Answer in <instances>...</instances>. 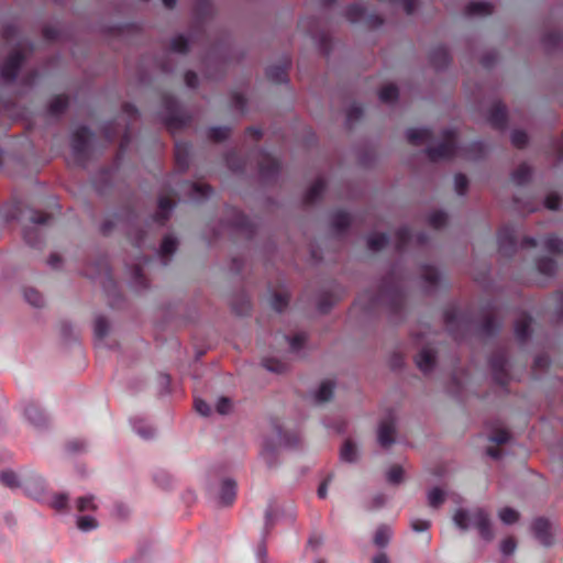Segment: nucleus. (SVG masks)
<instances>
[{"instance_id": "43", "label": "nucleus", "mask_w": 563, "mask_h": 563, "mask_svg": "<svg viewBox=\"0 0 563 563\" xmlns=\"http://www.w3.org/2000/svg\"><path fill=\"white\" fill-rule=\"evenodd\" d=\"M544 246L550 253L563 254V240L554 234L547 236Z\"/></svg>"}, {"instance_id": "64", "label": "nucleus", "mask_w": 563, "mask_h": 563, "mask_svg": "<svg viewBox=\"0 0 563 563\" xmlns=\"http://www.w3.org/2000/svg\"><path fill=\"white\" fill-rule=\"evenodd\" d=\"M98 526L97 520L90 516H81L77 519V527L81 531H90Z\"/></svg>"}, {"instance_id": "57", "label": "nucleus", "mask_w": 563, "mask_h": 563, "mask_svg": "<svg viewBox=\"0 0 563 563\" xmlns=\"http://www.w3.org/2000/svg\"><path fill=\"white\" fill-rule=\"evenodd\" d=\"M109 331V323L107 318L100 316L95 320V335L98 339H103Z\"/></svg>"}, {"instance_id": "15", "label": "nucleus", "mask_w": 563, "mask_h": 563, "mask_svg": "<svg viewBox=\"0 0 563 563\" xmlns=\"http://www.w3.org/2000/svg\"><path fill=\"white\" fill-rule=\"evenodd\" d=\"M175 207V201L169 196H162L158 199V210L153 216V221L159 227H164L169 220L172 210Z\"/></svg>"}, {"instance_id": "24", "label": "nucleus", "mask_w": 563, "mask_h": 563, "mask_svg": "<svg viewBox=\"0 0 563 563\" xmlns=\"http://www.w3.org/2000/svg\"><path fill=\"white\" fill-rule=\"evenodd\" d=\"M325 190V181L322 178L317 179L312 186L307 190L303 201L306 205H313L321 199Z\"/></svg>"}, {"instance_id": "23", "label": "nucleus", "mask_w": 563, "mask_h": 563, "mask_svg": "<svg viewBox=\"0 0 563 563\" xmlns=\"http://www.w3.org/2000/svg\"><path fill=\"white\" fill-rule=\"evenodd\" d=\"M325 190V181L322 178L317 179L312 186L307 190L303 201L306 205H313L321 199Z\"/></svg>"}, {"instance_id": "4", "label": "nucleus", "mask_w": 563, "mask_h": 563, "mask_svg": "<svg viewBox=\"0 0 563 563\" xmlns=\"http://www.w3.org/2000/svg\"><path fill=\"white\" fill-rule=\"evenodd\" d=\"M457 133L453 129H445L442 132V142L437 146L426 148V155L431 162L440 159H450L457 153L456 146Z\"/></svg>"}, {"instance_id": "13", "label": "nucleus", "mask_w": 563, "mask_h": 563, "mask_svg": "<svg viewBox=\"0 0 563 563\" xmlns=\"http://www.w3.org/2000/svg\"><path fill=\"white\" fill-rule=\"evenodd\" d=\"M532 531L542 545L551 547L553 544V529L548 519L537 518L532 523Z\"/></svg>"}, {"instance_id": "49", "label": "nucleus", "mask_w": 563, "mask_h": 563, "mask_svg": "<svg viewBox=\"0 0 563 563\" xmlns=\"http://www.w3.org/2000/svg\"><path fill=\"white\" fill-rule=\"evenodd\" d=\"M190 188H191V195L198 199L208 198L212 194L211 186H209L207 184L192 183L190 185Z\"/></svg>"}, {"instance_id": "1", "label": "nucleus", "mask_w": 563, "mask_h": 563, "mask_svg": "<svg viewBox=\"0 0 563 563\" xmlns=\"http://www.w3.org/2000/svg\"><path fill=\"white\" fill-rule=\"evenodd\" d=\"M405 300V292L399 280L394 274H389L382 280L377 292L364 291L357 297L355 306H360L367 313L384 307L389 313L397 316L401 313Z\"/></svg>"}, {"instance_id": "50", "label": "nucleus", "mask_w": 563, "mask_h": 563, "mask_svg": "<svg viewBox=\"0 0 563 563\" xmlns=\"http://www.w3.org/2000/svg\"><path fill=\"white\" fill-rule=\"evenodd\" d=\"M444 492L439 488H432L428 494V503L432 508H439L444 503Z\"/></svg>"}, {"instance_id": "44", "label": "nucleus", "mask_w": 563, "mask_h": 563, "mask_svg": "<svg viewBox=\"0 0 563 563\" xmlns=\"http://www.w3.org/2000/svg\"><path fill=\"white\" fill-rule=\"evenodd\" d=\"M231 130L227 126H212L208 131V137L213 142H222L230 136Z\"/></svg>"}, {"instance_id": "59", "label": "nucleus", "mask_w": 563, "mask_h": 563, "mask_svg": "<svg viewBox=\"0 0 563 563\" xmlns=\"http://www.w3.org/2000/svg\"><path fill=\"white\" fill-rule=\"evenodd\" d=\"M24 297L25 300L34 307H41L44 302L41 292L33 288L25 289Z\"/></svg>"}, {"instance_id": "22", "label": "nucleus", "mask_w": 563, "mask_h": 563, "mask_svg": "<svg viewBox=\"0 0 563 563\" xmlns=\"http://www.w3.org/2000/svg\"><path fill=\"white\" fill-rule=\"evenodd\" d=\"M432 137L433 133L430 129H409L407 131V140L415 146L430 142Z\"/></svg>"}, {"instance_id": "56", "label": "nucleus", "mask_w": 563, "mask_h": 563, "mask_svg": "<svg viewBox=\"0 0 563 563\" xmlns=\"http://www.w3.org/2000/svg\"><path fill=\"white\" fill-rule=\"evenodd\" d=\"M131 276H132L133 283L136 286H139L141 288H147V286H148L147 278L144 275L142 267L139 264H136L132 267Z\"/></svg>"}, {"instance_id": "3", "label": "nucleus", "mask_w": 563, "mask_h": 563, "mask_svg": "<svg viewBox=\"0 0 563 563\" xmlns=\"http://www.w3.org/2000/svg\"><path fill=\"white\" fill-rule=\"evenodd\" d=\"M162 106L166 112L164 122L172 132L180 130L190 123L191 117L180 108L174 96L169 93L163 95Z\"/></svg>"}, {"instance_id": "7", "label": "nucleus", "mask_w": 563, "mask_h": 563, "mask_svg": "<svg viewBox=\"0 0 563 563\" xmlns=\"http://www.w3.org/2000/svg\"><path fill=\"white\" fill-rule=\"evenodd\" d=\"M444 322L448 331L455 340H460L463 332L468 328L467 316L454 307L444 311Z\"/></svg>"}, {"instance_id": "48", "label": "nucleus", "mask_w": 563, "mask_h": 563, "mask_svg": "<svg viewBox=\"0 0 563 563\" xmlns=\"http://www.w3.org/2000/svg\"><path fill=\"white\" fill-rule=\"evenodd\" d=\"M339 300L338 296H334L329 292H324L319 302H318V309L321 313H328L330 309L333 307V305Z\"/></svg>"}, {"instance_id": "53", "label": "nucleus", "mask_w": 563, "mask_h": 563, "mask_svg": "<svg viewBox=\"0 0 563 563\" xmlns=\"http://www.w3.org/2000/svg\"><path fill=\"white\" fill-rule=\"evenodd\" d=\"M24 240L32 247H40L42 244L41 233L38 229H25L24 231Z\"/></svg>"}, {"instance_id": "19", "label": "nucleus", "mask_w": 563, "mask_h": 563, "mask_svg": "<svg viewBox=\"0 0 563 563\" xmlns=\"http://www.w3.org/2000/svg\"><path fill=\"white\" fill-rule=\"evenodd\" d=\"M236 497V483L233 479L227 478L221 483L220 489V504L222 506H231Z\"/></svg>"}, {"instance_id": "47", "label": "nucleus", "mask_w": 563, "mask_h": 563, "mask_svg": "<svg viewBox=\"0 0 563 563\" xmlns=\"http://www.w3.org/2000/svg\"><path fill=\"white\" fill-rule=\"evenodd\" d=\"M289 303V295L285 292H275L272 298V308L277 311H284Z\"/></svg>"}, {"instance_id": "29", "label": "nucleus", "mask_w": 563, "mask_h": 563, "mask_svg": "<svg viewBox=\"0 0 563 563\" xmlns=\"http://www.w3.org/2000/svg\"><path fill=\"white\" fill-rule=\"evenodd\" d=\"M531 173L532 172L530 166L527 164H521L511 174V179L516 185L522 186L530 180Z\"/></svg>"}, {"instance_id": "14", "label": "nucleus", "mask_w": 563, "mask_h": 563, "mask_svg": "<svg viewBox=\"0 0 563 563\" xmlns=\"http://www.w3.org/2000/svg\"><path fill=\"white\" fill-rule=\"evenodd\" d=\"M291 65L289 58H285L278 65H271L266 68V77L274 84H283L288 81V70Z\"/></svg>"}, {"instance_id": "58", "label": "nucleus", "mask_w": 563, "mask_h": 563, "mask_svg": "<svg viewBox=\"0 0 563 563\" xmlns=\"http://www.w3.org/2000/svg\"><path fill=\"white\" fill-rule=\"evenodd\" d=\"M284 338L289 343L290 350L292 352L299 351L307 341V335L305 333H298L291 338L285 335Z\"/></svg>"}, {"instance_id": "32", "label": "nucleus", "mask_w": 563, "mask_h": 563, "mask_svg": "<svg viewBox=\"0 0 563 563\" xmlns=\"http://www.w3.org/2000/svg\"><path fill=\"white\" fill-rule=\"evenodd\" d=\"M276 432L279 443L285 446L295 448L300 442V438L297 432H284L280 427H276Z\"/></svg>"}, {"instance_id": "27", "label": "nucleus", "mask_w": 563, "mask_h": 563, "mask_svg": "<svg viewBox=\"0 0 563 563\" xmlns=\"http://www.w3.org/2000/svg\"><path fill=\"white\" fill-rule=\"evenodd\" d=\"M351 224V217L347 212L339 210L331 216V225L338 232L345 231Z\"/></svg>"}, {"instance_id": "62", "label": "nucleus", "mask_w": 563, "mask_h": 563, "mask_svg": "<svg viewBox=\"0 0 563 563\" xmlns=\"http://www.w3.org/2000/svg\"><path fill=\"white\" fill-rule=\"evenodd\" d=\"M499 518L504 523L511 525L518 520L519 514L515 509L506 507L499 511Z\"/></svg>"}, {"instance_id": "60", "label": "nucleus", "mask_w": 563, "mask_h": 563, "mask_svg": "<svg viewBox=\"0 0 563 563\" xmlns=\"http://www.w3.org/2000/svg\"><path fill=\"white\" fill-rule=\"evenodd\" d=\"M0 483L9 488H15L20 485L16 474L12 471L0 473Z\"/></svg>"}, {"instance_id": "41", "label": "nucleus", "mask_w": 563, "mask_h": 563, "mask_svg": "<svg viewBox=\"0 0 563 563\" xmlns=\"http://www.w3.org/2000/svg\"><path fill=\"white\" fill-rule=\"evenodd\" d=\"M388 235L385 233L371 235L367 240V246L372 251H380L388 244Z\"/></svg>"}, {"instance_id": "54", "label": "nucleus", "mask_w": 563, "mask_h": 563, "mask_svg": "<svg viewBox=\"0 0 563 563\" xmlns=\"http://www.w3.org/2000/svg\"><path fill=\"white\" fill-rule=\"evenodd\" d=\"M428 222L432 228L441 229L448 222V214L444 211H434L429 216Z\"/></svg>"}, {"instance_id": "11", "label": "nucleus", "mask_w": 563, "mask_h": 563, "mask_svg": "<svg viewBox=\"0 0 563 563\" xmlns=\"http://www.w3.org/2000/svg\"><path fill=\"white\" fill-rule=\"evenodd\" d=\"M396 434V419L395 416L390 412L388 416L380 421L378 427V443L383 448H388L395 442Z\"/></svg>"}, {"instance_id": "52", "label": "nucleus", "mask_w": 563, "mask_h": 563, "mask_svg": "<svg viewBox=\"0 0 563 563\" xmlns=\"http://www.w3.org/2000/svg\"><path fill=\"white\" fill-rule=\"evenodd\" d=\"M422 278L431 286H437L440 282V274L433 266H423Z\"/></svg>"}, {"instance_id": "8", "label": "nucleus", "mask_w": 563, "mask_h": 563, "mask_svg": "<svg viewBox=\"0 0 563 563\" xmlns=\"http://www.w3.org/2000/svg\"><path fill=\"white\" fill-rule=\"evenodd\" d=\"M25 55L21 51H14L7 59L0 65V77L8 82L15 80L23 63Z\"/></svg>"}, {"instance_id": "34", "label": "nucleus", "mask_w": 563, "mask_h": 563, "mask_svg": "<svg viewBox=\"0 0 563 563\" xmlns=\"http://www.w3.org/2000/svg\"><path fill=\"white\" fill-rule=\"evenodd\" d=\"M537 268L541 274L552 276L556 272L558 265L553 258L543 256L537 261Z\"/></svg>"}, {"instance_id": "37", "label": "nucleus", "mask_w": 563, "mask_h": 563, "mask_svg": "<svg viewBox=\"0 0 563 563\" xmlns=\"http://www.w3.org/2000/svg\"><path fill=\"white\" fill-rule=\"evenodd\" d=\"M398 96H399L398 88L393 84L384 86L378 92V97H379L380 101L386 102V103H391V102L397 101Z\"/></svg>"}, {"instance_id": "16", "label": "nucleus", "mask_w": 563, "mask_h": 563, "mask_svg": "<svg viewBox=\"0 0 563 563\" xmlns=\"http://www.w3.org/2000/svg\"><path fill=\"white\" fill-rule=\"evenodd\" d=\"M488 121L490 125L498 130H504L507 125V111L505 104L496 102L489 109Z\"/></svg>"}, {"instance_id": "51", "label": "nucleus", "mask_w": 563, "mask_h": 563, "mask_svg": "<svg viewBox=\"0 0 563 563\" xmlns=\"http://www.w3.org/2000/svg\"><path fill=\"white\" fill-rule=\"evenodd\" d=\"M263 366L266 369L274 372V373H278V374L286 372L288 368L287 363L280 361V360H277V358H265L263 361Z\"/></svg>"}, {"instance_id": "31", "label": "nucleus", "mask_w": 563, "mask_h": 563, "mask_svg": "<svg viewBox=\"0 0 563 563\" xmlns=\"http://www.w3.org/2000/svg\"><path fill=\"white\" fill-rule=\"evenodd\" d=\"M500 327V322L494 316H487L481 324V332L486 336H494L498 333Z\"/></svg>"}, {"instance_id": "18", "label": "nucleus", "mask_w": 563, "mask_h": 563, "mask_svg": "<svg viewBox=\"0 0 563 563\" xmlns=\"http://www.w3.org/2000/svg\"><path fill=\"white\" fill-rule=\"evenodd\" d=\"M175 163L179 172L183 173L188 169L190 163V147L187 143H176Z\"/></svg>"}, {"instance_id": "6", "label": "nucleus", "mask_w": 563, "mask_h": 563, "mask_svg": "<svg viewBox=\"0 0 563 563\" xmlns=\"http://www.w3.org/2000/svg\"><path fill=\"white\" fill-rule=\"evenodd\" d=\"M224 221L228 227L234 229L246 239H252L256 233L254 223L236 208H227Z\"/></svg>"}, {"instance_id": "35", "label": "nucleus", "mask_w": 563, "mask_h": 563, "mask_svg": "<svg viewBox=\"0 0 563 563\" xmlns=\"http://www.w3.org/2000/svg\"><path fill=\"white\" fill-rule=\"evenodd\" d=\"M24 486L27 494H30L32 497L36 499L42 497L44 492V481L41 477L27 481Z\"/></svg>"}, {"instance_id": "9", "label": "nucleus", "mask_w": 563, "mask_h": 563, "mask_svg": "<svg viewBox=\"0 0 563 563\" xmlns=\"http://www.w3.org/2000/svg\"><path fill=\"white\" fill-rule=\"evenodd\" d=\"M499 252L505 256H512L517 250V232L514 225H503L497 233Z\"/></svg>"}, {"instance_id": "5", "label": "nucleus", "mask_w": 563, "mask_h": 563, "mask_svg": "<svg viewBox=\"0 0 563 563\" xmlns=\"http://www.w3.org/2000/svg\"><path fill=\"white\" fill-rule=\"evenodd\" d=\"M91 137L92 133L87 126H79L73 133L71 152L79 166L84 167L88 162Z\"/></svg>"}, {"instance_id": "10", "label": "nucleus", "mask_w": 563, "mask_h": 563, "mask_svg": "<svg viewBox=\"0 0 563 563\" xmlns=\"http://www.w3.org/2000/svg\"><path fill=\"white\" fill-rule=\"evenodd\" d=\"M489 365L493 371L494 379L500 386H505L508 383L507 372V355L505 351L495 352L489 358Z\"/></svg>"}, {"instance_id": "28", "label": "nucleus", "mask_w": 563, "mask_h": 563, "mask_svg": "<svg viewBox=\"0 0 563 563\" xmlns=\"http://www.w3.org/2000/svg\"><path fill=\"white\" fill-rule=\"evenodd\" d=\"M412 234L409 228L401 227L395 232L396 250L401 253L410 243Z\"/></svg>"}, {"instance_id": "38", "label": "nucleus", "mask_w": 563, "mask_h": 563, "mask_svg": "<svg viewBox=\"0 0 563 563\" xmlns=\"http://www.w3.org/2000/svg\"><path fill=\"white\" fill-rule=\"evenodd\" d=\"M542 42L548 49L560 48L563 45V34L558 32L547 33L544 34Z\"/></svg>"}, {"instance_id": "55", "label": "nucleus", "mask_w": 563, "mask_h": 563, "mask_svg": "<svg viewBox=\"0 0 563 563\" xmlns=\"http://www.w3.org/2000/svg\"><path fill=\"white\" fill-rule=\"evenodd\" d=\"M169 48L172 52L186 54L189 49V44L185 36L178 35L172 40Z\"/></svg>"}, {"instance_id": "17", "label": "nucleus", "mask_w": 563, "mask_h": 563, "mask_svg": "<svg viewBox=\"0 0 563 563\" xmlns=\"http://www.w3.org/2000/svg\"><path fill=\"white\" fill-rule=\"evenodd\" d=\"M429 59H430V63L437 69H441V68L446 67L450 64V62H451V57H450L449 51L443 45H438V46L433 47L430 51Z\"/></svg>"}, {"instance_id": "40", "label": "nucleus", "mask_w": 563, "mask_h": 563, "mask_svg": "<svg viewBox=\"0 0 563 563\" xmlns=\"http://www.w3.org/2000/svg\"><path fill=\"white\" fill-rule=\"evenodd\" d=\"M365 9L360 4H351L346 8L345 15L352 23L361 22L365 18Z\"/></svg>"}, {"instance_id": "46", "label": "nucleus", "mask_w": 563, "mask_h": 563, "mask_svg": "<svg viewBox=\"0 0 563 563\" xmlns=\"http://www.w3.org/2000/svg\"><path fill=\"white\" fill-rule=\"evenodd\" d=\"M341 459L345 462H354L357 456L355 444L351 440H346L341 449Z\"/></svg>"}, {"instance_id": "12", "label": "nucleus", "mask_w": 563, "mask_h": 563, "mask_svg": "<svg viewBox=\"0 0 563 563\" xmlns=\"http://www.w3.org/2000/svg\"><path fill=\"white\" fill-rule=\"evenodd\" d=\"M258 168L261 177L269 181L277 177L280 170V163L277 158L263 152L260 154Z\"/></svg>"}, {"instance_id": "39", "label": "nucleus", "mask_w": 563, "mask_h": 563, "mask_svg": "<svg viewBox=\"0 0 563 563\" xmlns=\"http://www.w3.org/2000/svg\"><path fill=\"white\" fill-rule=\"evenodd\" d=\"M177 240L172 235H166L161 244L159 254L162 257L173 255L177 250Z\"/></svg>"}, {"instance_id": "20", "label": "nucleus", "mask_w": 563, "mask_h": 563, "mask_svg": "<svg viewBox=\"0 0 563 563\" xmlns=\"http://www.w3.org/2000/svg\"><path fill=\"white\" fill-rule=\"evenodd\" d=\"M417 367L423 372H430L435 364V354L430 349H422L415 358Z\"/></svg>"}, {"instance_id": "21", "label": "nucleus", "mask_w": 563, "mask_h": 563, "mask_svg": "<svg viewBox=\"0 0 563 563\" xmlns=\"http://www.w3.org/2000/svg\"><path fill=\"white\" fill-rule=\"evenodd\" d=\"M532 319L529 314H521L515 323V334L518 341L525 342L530 335Z\"/></svg>"}, {"instance_id": "25", "label": "nucleus", "mask_w": 563, "mask_h": 563, "mask_svg": "<svg viewBox=\"0 0 563 563\" xmlns=\"http://www.w3.org/2000/svg\"><path fill=\"white\" fill-rule=\"evenodd\" d=\"M24 415L26 419L35 427L44 426L46 422V417L44 412L35 404L27 405L24 409Z\"/></svg>"}, {"instance_id": "26", "label": "nucleus", "mask_w": 563, "mask_h": 563, "mask_svg": "<svg viewBox=\"0 0 563 563\" xmlns=\"http://www.w3.org/2000/svg\"><path fill=\"white\" fill-rule=\"evenodd\" d=\"M493 13V5L488 2H470L465 8V14L468 16L473 15H489Z\"/></svg>"}, {"instance_id": "42", "label": "nucleus", "mask_w": 563, "mask_h": 563, "mask_svg": "<svg viewBox=\"0 0 563 563\" xmlns=\"http://www.w3.org/2000/svg\"><path fill=\"white\" fill-rule=\"evenodd\" d=\"M485 153L486 146L482 141L472 142L466 150V156L471 159H479Z\"/></svg>"}, {"instance_id": "63", "label": "nucleus", "mask_w": 563, "mask_h": 563, "mask_svg": "<svg viewBox=\"0 0 563 563\" xmlns=\"http://www.w3.org/2000/svg\"><path fill=\"white\" fill-rule=\"evenodd\" d=\"M404 479V470L399 465H394L387 473V481L390 484H400Z\"/></svg>"}, {"instance_id": "2", "label": "nucleus", "mask_w": 563, "mask_h": 563, "mask_svg": "<svg viewBox=\"0 0 563 563\" xmlns=\"http://www.w3.org/2000/svg\"><path fill=\"white\" fill-rule=\"evenodd\" d=\"M453 520L461 530H467L470 525H473L484 540L490 541L494 538L489 515L481 508L471 512L460 509Z\"/></svg>"}, {"instance_id": "33", "label": "nucleus", "mask_w": 563, "mask_h": 563, "mask_svg": "<svg viewBox=\"0 0 563 563\" xmlns=\"http://www.w3.org/2000/svg\"><path fill=\"white\" fill-rule=\"evenodd\" d=\"M68 107V97L65 95L56 96L48 106V112L52 115L62 114Z\"/></svg>"}, {"instance_id": "45", "label": "nucleus", "mask_w": 563, "mask_h": 563, "mask_svg": "<svg viewBox=\"0 0 563 563\" xmlns=\"http://www.w3.org/2000/svg\"><path fill=\"white\" fill-rule=\"evenodd\" d=\"M390 536V529L386 526H382L375 532L374 543L379 548H384L388 544Z\"/></svg>"}, {"instance_id": "36", "label": "nucleus", "mask_w": 563, "mask_h": 563, "mask_svg": "<svg viewBox=\"0 0 563 563\" xmlns=\"http://www.w3.org/2000/svg\"><path fill=\"white\" fill-rule=\"evenodd\" d=\"M334 383L332 380H324L321 383L319 390L316 394L318 402L329 401L333 396Z\"/></svg>"}, {"instance_id": "30", "label": "nucleus", "mask_w": 563, "mask_h": 563, "mask_svg": "<svg viewBox=\"0 0 563 563\" xmlns=\"http://www.w3.org/2000/svg\"><path fill=\"white\" fill-rule=\"evenodd\" d=\"M227 166L233 172H243L245 168V161L236 151H230L225 154Z\"/></svg>"}, {"instance_id": "61", "label": "nucleus", "mask_w": 563, "mask_h": 563, "mask_svg": "<svg viewBox=\"0 0 563 563\" xmlns=\"http://www.w3.org/2000/svg\"><path fill=\"white\" fill-rule=\"evenodd\" d=\"M511 143L517 148H525L528 144V135L525 131L515 130L511 133Z\"/></svg>"}]
</instances>
